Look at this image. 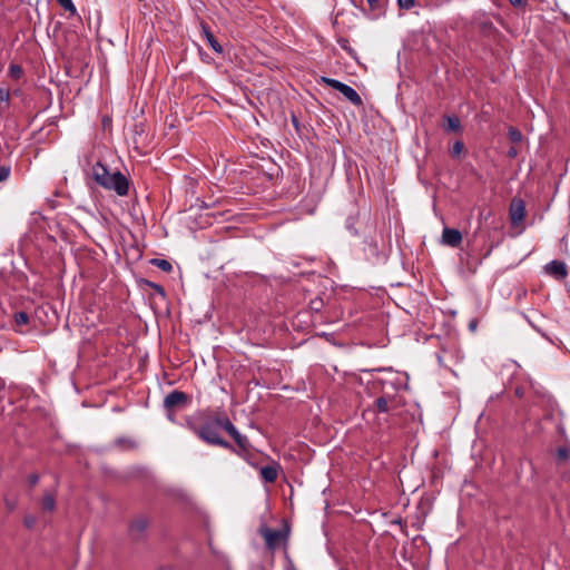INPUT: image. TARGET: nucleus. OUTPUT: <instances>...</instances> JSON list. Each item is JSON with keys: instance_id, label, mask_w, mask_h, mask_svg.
Masks as SVG:
<instances>
[{"instance_id": "nucleus-1", "label": "nucleus", "mask_w": 570, "mask_h": 570, "mask_svg": "<svg viewBox=\"0 0 570 570\" xmlns=\"http://www.w3.org/2000/svg\"><path fill=\"white\" fill-rule=\"evenodd\" d=\"M203 422L200 425L188 424L190 430L204 442L210 445H218L224 449L233 450L229 442L219 435V431L225 430L235 441L239 449L246 451L249 448L247 436L239 433L227 415H209L202 414Z\"/></svg>"}, {"instance_id": "nucleus-2", "label": "nucleus", "mask_w": 570, "mask_h": 570, "mask_svg": "<svg viewBox=\"0 0 570 570\" xmlns=\"http://www.w3.org/2000/svg\"><path fill=\"white\" fill-rule=\"evenodd\" d=\"M94 180L107 190H114L118 196L128 195L129 180L119 170L109 171L102 163H96L92 168Z\"/></svg>"}, {"instance_id": "nucleus-3", "label": "nucleus", "mask_w": 570, "mask_h": 570, "mask_svg": "<svg viewBox=\"0 0 570 570\" xmlns=\"http://www.w3.org/2000/svg\"><path fill=\"white\" fill-rule=\"evenodd\" d=\"M364 255L366 259L374 265L383 264L389 256V246L384 239L383 233L373 227V234L365 238Z\"/></svg>"}, {"instance_id": "nucleus-4", "label": "nucleus", "mask_w": 570, "mask_h": 570, "mask_svg": "<svg viewBox=\"0 0 570 570\" xmlns=\"http://www.w3.org/2000/svg\"><path fill=\"white\" fill-rule=\"evenodd\" d=\"M321 81L340 91L352 105L361 106L363 104L361 96L351 86L328 77H322Z\"/></svg>"}, {"instance_id": "nucleus-5", "label": "nucleus", "mask_w": 570, "mask_h": 570, "mask_svg": "<svg viewBox=\"0 0 570 570\" xmlns=\"http://www.w3.org/2000/svg\"><path fill=\"white\" fill-rule=\"evenodd\" d=\"M259 534L264 538L266 547L271 551H275L281 544L287 541V532L274 530L266 525L259 528Z\"/></svg>"}, {"instance_id": "nucleus-6", "label": "nucleus", "mask_w": 570, "mask_h": 570, "mask_svg": "<svg viewBox=\"0 0 570 570\" xmlns=\"http://www.w3.org/2000/svg\"><path fill=\"white\" fill-rule=\"evenodd\" d=\"M189 403V396L183 391L174 390L168 393L164 399L165 410L173 412L178 409L187 406Z\"/></svg>"}, {"instance_id": "nucleus-7", "label": "nucleus", "mask_w": 570, "mask_h": 570, "mask_svg": "<svg viewBox=\"0 0 570 570\" xmlns=\"http://www.w3.org/2000/svg\"><path fill=\"white\" fill-rule=\"evenodd\" d=\"M509 215L512 225L521 224L527 215L525 203L521 198H513L510 204Z\"/></svg>"}, {"instance_id": "nucleus-8", "label": "nucleus", "mask_w": 570, "mask_h": 570, "mask_svg": "<svg viewBox=\"0 0 570 570\" xmlns=\"http://www.w3.org/2000/svg\"><path fill=\"white\" fill-rule=\"evenodd\" d=\"M544 271L548 275L552 276L558 281L564 279L568 275L567 265L563 262L557 259L548 263L544 266Z\"/></svg>"}, {"instance_id": "nucleus-9", "label": "nucleus", "mask_w": 570, "mask_h": 570, "mask_svg": "<svg viewBox=\"0 0 570 570\" xmlns=\"http://www.w3.org/2000/svg\"><path fill=\"white\" fill-rule=\"evenodd\" d=\"M375 406L379 413H390L397 407V403L393 395L384 392L375 400Z\"/></svg>"}, {"instance_id": "nucleus-10", "label": "nucleus", "mask_w": 570, "mask_h": 570, "mask_svg": "<svg viewBox=\"0 0 570 570\" xmlns=\"http://www.w3.org/2000/svg\"><path fill=\"white\" fill-rule=\"evenodd\" d=\"M462 242V234L459 229L444 227L442 232V243L450 247H459Z\"/></svg>"}, {"instance_id": "nucleus-11", "label": "nucleus", "mask_w": 570, "mask_h": 570, "mask_svg": "<svg viewBox=\"0 0 570 570\" xmlns=\"http://www.w3.org/2000/svg\"><path fill=\"white\" fill-rule=\"evenodd\" d=\"M200 27H202V31H203V35L205 37V39L207 40L208 45L210 46V48L217 52V53H222L223 52V47L219 45V42L215 39L214 35L212 33L209 27L205 23V22H202L200 23Z\"/></svg>"}, {"instance_id": "nucleus-12", "label": "nucleus", "mask_w": 570, "mask_h": 570, "mask_svg": "<svg viewBox=\"0 0 570 570\" xmlns=\"http://www.w3.org/2000/svg\"><path fill=\"white\" fill-rule=\"evenodd\" d=\"M278 470H279L278 464H272V465H266V466L261 468L259 473H261L262 479L265 482L273 483L276 481V479L278 476Z\"/></svg>"}, {"instance_id": "nucleus-13", "label": "nucleus", "mask_w": 570, "mask_h": 570, "mask_svg": "<svg viewBox=\"0 0 570 570\" xmlns=\"http://www.w3.org/2000/svg\"><path fill=\"white\" fill-rule=\"evenodd\" d=\"M41 508L46 512H52L56 509V494L46 492L41 501Z\"/></svg>"}, {"instance_id": "nucleus-14", "label": "nucleus", "mask_w": 570, "mask_h": 570, "mask_svg": "<svg viewBox=\"0 0 570 570\" xmlns=\"http://www.w3.org/2000/svg\"><path fill=\"white\" fill-rule=\"evenodd\" d=\"M10 91L8 88L0 87V114L9 109Z\"/></svg>"}, {"instance_id": "nucleus-15", "label": "nucleus", "mask_w": 570, "mask_h": 570, "mask_svg": "<svg viewBox=\"0 0 570 570\" xmlns=\"http://www.w3.org/2000/svg\"><path fill=\"white\" fill-rule=\"evenodd\" d=\"M445 129L449 131H459L461 129V122L456 116H445Z\"/></svg>"}, {"instance_id": "nucleus-16", "label": "nucleus", "mask_w": 570, "mask_h": 570, "mask_svg": "<svg viewBox=\"0 0 570 570\" xmlns=\"http://www.w3.org/2000/svg\"><path fill=\"white\" fill-rule=\"evenodd\" d=\"M151 265L158 267L160 271L170 273L173 271V265L169 261L163 258H153L150 261Z\"/></svg>"}, {"instance_id": "nucleus-17", "label": "nucleus", "mask_w": 570, "mask_h": 570, "mask_svg": "<svg viewBox=\"0 0 570 570\" xmlns=\"http://www.w3.org/2000/svg\"><path fill=\"white\" fill-rule=\"evenodd\" d=\"M147 521L144 520V519H138L136 520L135 522H132L131 527H130V531L134 533V532H138V533H141L146 530L147 528Z\"/></svg>"}, {"instance_id": "nucleus-18", "label": "nucleus", "mask_w": 570, "mask_h": 570, "mask_svg": "<svg viewBox=\"0 0 570 570\" xmlns=\"http://www.w3.org/2000/svg\"><path fill=\"white\" fill-rule=\"evenodd\" d=\"M116 444L120 446L121 449H135L136 442L131 439L127 438H119L116 440Z\"/></svg>"}, {"instance_id": "nucleus-19", "label": "nucleus", "mask_w": 570, "mask_h": 570, "mask_svg": "<svg viewBox=\"0 0 570 570\" xmlns=\"http://www.w3.org/2000/svg\"><path fill=\"white\" fill-rule=\"evenodd\" d=\"M508 136L512 142H520L522 140L521 131L515 127H510L508 130Z\"/></svg>"}, {"instance_id": "nucleus-20", "label": "nucleus", "mask_w": 570, "mask_h": 570, "mask_svg": "<svg viewBox=\"0 0 570 570\" xmlns=\"http://www.w3.org/2000/svg\"><path fill=\"white\" fill-rule=\"evenodd\" d=\"M14 322L17 325L22 326L27 325L29 322V315L26 312H17L14 314Z\"/></svg>"}, {"instance_id": "nucleus-21", "label": "nucleus", "mask_w": 570, "mask_h": 570, "mask_svg": "<svg viewBox=\"0 0 570 570\" xmlns=\"http://www.w3.org/2000/svg\"><path fill=\"white\" fill-rule=\"evenodd\" d=\"M463 151L464 144L461 140H456L451 148V155L453 157H460Z\"/></svg>"}, {"instance_id": "nucleus-22", "label": "nucleus", "mask_w": 570, "mask_h": 570, "mask_svg": "<svg viewBox=\"0 0 570 570\" xmlns=\"http://www.w3.org/2000/svg\"><path fill=\"white\" fill-rule=\"evenodd\" d=\"M66 11L70 12L71 14L76 13V7L72 2V0H56Z\"/></svg>"}, {"instance_id": "nucleus-23", "label": "nucleus", "mask_w": 570, "mask_h": 570, "mask_svg": "<svg viewBox=\"0 0 570 570\" xmlns=\"http://www.w3.org/2000/svg\"><path fill=\"white\" fill-rule=\"evenodd\" d=\"M8 73L11 78L19 79L22 75V68L19 65L12 63L9 67Z\"/></svg>"}, {"instance_id": "nucleus-24", "label": "nucleus", "mask_w": 570, "mask_h": 570, "mask_svg": "<svg viewBox=\"0 0 570 570\" xmlns=\"http://www.w3.org/2000/svg\"><path fill=\"white\" fill-rule=\"evenodd\" d=\"M397 4L401 9L410 10L414 7L415 0H397Z\"/></svg>"}, {"instance_id": "nucleus-25", "label": "nucleus", "mask_w": 570, "mask_h": 570, "mask_svg": "<svg viewBox=\"0 0 570 570\" xmlns=\"http://www.w3.org/2000/svg\"><path fill=\"white\" fill-rule=\"evenodd\" d=\"M10 176V167L8 166H0V183L4 181Z\"/></svg>"}, {"instance_id": "nucleus-26", "label": "nucleus", "mask_w": 570, "mask_h": 570, "mask_svg": "<svg viewBox=\"0 0 570 570\" xmlns=\"http://www.w3.org/2000/svg\"><path fill=\"white\" fill-rule=\"evenodd\" d=\"M147 285L150 286L156 293H158L163 297L166 295L165 289L161 285L149 282V281L147 282Z\"/></svg>"}, {"instance_id": "nucleus-27", "label": "nucleus", "mask_w": 570, "mask_h": 570, "mask_svg": "<svg viewBox=\"0 0 570 570\" xmlns=\"http://www.w3.org/2000/svg\"><path fill=\"white\" fill-rule=\"evenodd\" d=\"M23 522L27 528L31 529L36 525L37 519L33 515H26Z\"/></svg>"}, {"instance_id": "nucleus-28", "label": "nucleus", "mask_w": 570, "mask_h": 570, "mask_svg": "<svg viewBox=\"0 0 570 570\" xmlns=\"http://www.w3.org/2000/svg\"><path fill=\"white\" fill-rule=\"evenodd\" d=\"M557 456L559 460H567L569 458V451L566 448H559L557 451Z\"/></svg>"}, {"instance_id": "nucleus-29", "label": "nucleus", "mask_w": 570, "mask_h": 570, "mask_svg": "<svg viewBox=\"0 0 570 570\" xmlns=\"http://www.w3.org/2000/svg\"><path fill=\"white\" fill-rule=\"evenodd\" d=\"M513 7L524 9L528 6V0H508Z\"/></svg>"}, {"instance_id": "nucleus-30", "label": "nucleus", "mask_w": 570, "mask_h": 570, "mask_svg": "<svg viewBox=\"0 0 570 570\" xmlns=\"http://www.w3.org/2000/svg\"><path fill=\"white\" fill-rule=\"evenodd\" d=\"M38 481H39V475L38 474H31L29 476V482H30V484L32 487L36 485L38 483Z\"/></svg>"}, {"instance_id": "nucleus-31", "label": "nucleus", "mask_w": 570, "mask_h": 570, "mask_svg": "<svg viewBox=\"0 0 570 570\" xmlns=\"http://www.w3.org/2000/svg\"><path fill=\"white\" fill-rule=\"evenodd\" d=\"M508 156L510 158H515L518 156V149L515 147H511L509 150H508Z\"/></svg>"}, {"instance_id": "nucleus-32", "label": "nucleus", "mask_w": 570, "mask_h": 570, "mask_svg": "<svg viewBox=\"0 0 570 570\" xmlns=\"http://www.w3.org/2000/svg\"><path fill=\"white\" fill-rule=\"evenodd\" d=\"M354 223H355V218L352 217V216L348 217L347 220H346V227L352 230L353 227H354Z\"/></svg>"}, {"instance_id": "nucleus-33", "label": "nucleus", "mask_w": 570, "mask_h": 570, "mask_svg": "<svg viewBox=\"0 0 570 570\" xmlns=\"http://www.w3.org/2000/svg\"><path fill=\"white\" fill-rule=\"evenodd\" d=\"M371 9H376L379 6V0H366Z\"/></svg>"}, {"instance_id": "nucleus-34", "label": "nucleus", "mask_w": 570, "mask_h": 570, "mask_svg": "<svg viewBox=\"0 0 570 570\" xmlns=\"http://www.w3.org/2000/svg\"><path fill=\"white\" fill-rule=\"evenodd\" d=\"M287 559H288V564H287V567H286V570H297V569L295 568V566H294L293 561H292L289 558H287Z\"/></svg>"}, {"instance_id": "nucleus-35", "label": "nucleus", "mask_w": 570, "mask_h": 570, "mask_svg": "<svg viewBox=\"0 0 570 570\" xmlns=\"http://www.w3.org/2000/svg\"><path fill=\"white\" fill-rule=\"evenodd\" d=\"M469 326L471 330H474L476 327V324L474 321H472Z\"/></svg>"}, {"instance_id": "nucleus-36", "label": "nucleus", "mask_w": 570, "mask_h": 570, "mask_svg": "<svg viewBox=\"0 0 570 570\" xmlns=\"http://www.w3.org/2000/svg\"><path fill=\"white\" fill-rule=\"evenodd\" d=\"M490 214H491V213H489L488 215H482V214H481V216H482L483 218H485V219H487V218L490 216Z\"/></svg>"}]
</instances>
